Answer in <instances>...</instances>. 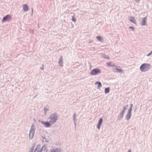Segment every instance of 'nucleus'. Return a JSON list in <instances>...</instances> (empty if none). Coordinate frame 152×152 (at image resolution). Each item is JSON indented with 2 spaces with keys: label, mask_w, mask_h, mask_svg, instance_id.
I'll return each mask as SVG.
<instances>
[{
  "label": "nucleus",
  "mask_w": 152,
  "mask_h": 152,
  "mask_svg": "<svg viewBox=\"0 0 152 152\" xmlns=\"http://www.w3.org/2000/svg\"><path fill=\"white\" fill-rule=\"evenodd\" d=\"M58 118V116L57 113H53L51 114L48 117V119L49 120V122L42 121L41 122V123L45 127H49L56 122Z\"/></svg>",
  "instance_id": "nucleus-1"
},
{
  "label": "nucleus",
  "mask_w": 152,
  "mask_h": 152,
  "mask_svg": "<svg viewBox=\"0 0 152 152\" xmlns=\"http://www.w3.org/2000/svg\"><path fill=\"white\" fill-rule=\"evenodd\" d=\"M151 68V65L148 63H144L140 66V69L141 72H145Z\"/></svg>",
  "instance_id": "nucleus-2"
},
{
  "label": "nucleus",
  "mask_w": 152,
  "mask_h": 152,
  "mask_svg": "<svg viewBox=\"0 0 152 152\" xmlns=\"http://www.w3.org/2000/svg\"><path fill=\"white\" fill-rule=\"evenodd\" d=\"M35 128L33 125H31L29 133V138L31 140L33 138Z\"/></svg>",
  "instance_id": "nucleus-3"
},
{
  "label": "nucleus",
  "mask_w": 152,
  "mask_h": 152,
  "mask_svg": "<svg viewBox=\"0 0 152 152\" xmlns=\"http://www.w3.org/2000/svg\"><path fill=\"white\" fill-rule=\"evenodd\" d=\"M147 17L145 16L140 18V24L141 26H145L147 25Z\"/></svg>",
  "instance_id": "nucleus-4"
},
{
  "label": "nucleus",
  "mask_w": 152,
  "mask_h": 152,
  "mask_svg": "<svg viewBox=\"0 0 152 152\" xmlns=\"http://www.w3.org/2000/svg\"><path fill=\"white\" fill-rule=\"evenodd\" d=\"M101 72L100 69L98 68H96L92 70L90 72L91 75H95L100 74Z\"/></svg>",
  "instance_id": "nucleus-5"
},
{
  "label": "nucleus",
  "mask_w": 152,
  "mask_h": 152,
  "mask_svg": "<svg viewBox=\"0 0 152 152\" xmlns=\"http://www.w3.org/2000/svg\"><path fill=\"white\" fill-rule=\"evenodd\" d=\"M103 119L102 118H100L99 119L96 125V127L99 130L100 129L103 123Z\"/></svg>",
  "instance_id": "nucleus-6"
},
{
  "label": "nucleus",
  "mask_w": 152,
  "mask_h": 152,
  "mask_svg": "<svg viewBox=\"0 0 152 152\" xmlns=\"http://www.w3.org/2000/svg\"><path fill=\"white\" fill-rule=\"evenodd\" d=\"M132 116V111L128 110L125 116V118L127 121H128L130 119Z\"/></svg>",
  "instance_id": "nucleus-7"
},
{
  "label": "nucleus",
  "mask_w": 152,
  "mask_h": 152,
  "mask_svg": "<svg viewBox=\"0 0 152 152\" xmlns=\"http://www.w3.org/2000/svg\"><path fill=\"white\" fill-rule=\"evenodd\" d=\"M11 19V15H7L3 18L2 22H4L10 20Z\"/></svg>",
  "instance_id": "nucleus-8"
},
{
  "label": "nucleus",
  "mask_w": 152,
  "mask_h": 152,
  "mask_svg": "<svg viewBox=\"0 0 152 152\" xmlns=\"http://www.w3.org/2000/svg\"><path fill=\"white\" fill-rule=\"evenodd\" d=\"M22 10L23 12H26L28 11L29 10V7L27 4H23L22 5Z\"/></svg>",
  "instance_id": "nucleus-9"
},
{
  "label": "nucleus",
  "mask_w": 152,
  "mask_h": 152,
  "mask_svg": "<svg viewBox=\"0 0 152 152\" xmlns=\"http://www.w3.org/2000/svg\"><path fill=\"white\" fill-rule=\"evenodd\" d=\"M129 20L130 22L136 25H137L136 20L134 17L133 16L130 17L129 18Z\"/></svg>",
  "instance_id": "nucleus-10"
},
{
  "label": "nucleus",
  "mask_w": 152,
  "mask_h": 152,
  "mask_svg": "<svg viewBox=\"0 0 152 152\" xmlns=\"http://www.w3.org/2000/svg\"><path fill=\"white\" fill-rule=\"evenodd\" d=\"M58 64L61 67L63 66V58L62 56H61L59 59Z\"/></svg>",
  "instance_id": "nucleus-11"
},
{
  "label": "nucleus",
  "mask_w": 152,
  "mask_h": 152,
  "mask_svg": "<svg viewBox=\"0 0 152 152\" xmlns=\"http://www.w3.org/2000/svg\"><path fill=\"white\" fill-rule=\"evenodd\" d=\"M60 149L58 148H55L51 149L50 150V152H60Z\"/></svg>",
  "instance_id": "nucleus-12"
},
{
  "label": "nucleus",
  "mask_w": 152,
  "mask_h": 152,
  "mask_svg": "<svg viewBox=\"0 0 152 152\" xmlns=\"http://www.w3.org/2000/svg\"><path fill=\"white\" fill-rule=\"evenodd\" d=\"M112 66L115 67L116 69V72H123V70L121 69H118L117 67L114 64H113Z\"/></svg>",
  "instance_id": "nucleus-13"
},
{
  "label": "nucleus",
  "mask_w": 152,
  "mask_h": 152,
  "mask_svg": "<svg viewBox=\"0 0 152 152\" xmlns=\"http://www.w3.org/2000/svg\"><path fill=\"white\" fill-rule=\"evenodd\" d=\"M95 84L96 85H97V88H99L102 86L101 83L97 81L95 83Z\"/></svg>",
  "instance_id": "nucleus-14"
},
{
  "label": "nucleus",
  "mask_w": 152,
  "mask_h": 152,
  "mask_svg": "<svg viewBox=\"0 0 152 152\" xmlns=\"http://www.w3.org/2000/svg\"><path fill=\"white\" fill-rule=\"evenodd\" d=\"M128 105H126L125 106H124L123 107V109L121 111V112L124 114L125 111H126V110L127 109L128 107Z\"/></svg>",
  "instance_id": "nucleus-15"
},
{
  "label": "nucleus",
  "mask_w": 152,
  "mask_h": 152,
  "mask_svg": "<svg viewBox=\"0 0 152 152\" xmlns=\"http://www.w3.org/2000/svg\"><path fill=\"white\" fill-rule=\"evenodd\" d=\"M110 87H107L104 89V93L105 94H107L109 93L110 91Z\"/></svg>",
  "instance_id": "nucleus-16"
},
{
  "label": "nucleus",
  "mask_w": 152,
  "mask_h": 152,
  "mask_svg": "<svg viewBox=\"0 0 152 152\" xmlns=\"http://www.w3.org/2000/svg\"><path fill=\"white\" fill-rule=\"evenodd\" d=\"M124 113L121 112V113H120V115L118 116V119L121 120V119H122L124 117Z\"/></svg>",
  "instance_id": "nucleus-17"
},
{
  "label": "nucleus",
  "mask_w": 152,
  "mask_h": 152,
  "mask_svg": "<svg viewBox=\"0 0 152 152\" xmlns=\"http://www.w3.org/2000/svg\"><path fill=\"white\" fill-rule=\"evenodd\" d=\"M96 39L99 41H102L103 40L102 37L100 36H97L96 37Z\"/></svg>",
  "instance_id": "nucleus-18"
},
{
  "label": "nucleus",
  "mask_w": 152,
  "mask_h": 152,
  "mask_svg": "<svg viewBox=\"0 0 152 152\" xmlns=\"http://www.w3.org/2000/svg\"><path fill=\"white\" fill-rule=\"evenodd\" d=\"M49 110V108L47 107H45L44 109V112L46 115L47 113V112Z\"/></svg>",
  "instance_id": "nucleus-19"
},
{
  "label": "nucleus",
  "mask_w": 152,
  "mask_h": 152,
  "mask_svg": "<svg viewBox=\"0 0 152 152\" xmlns=\"http://www.w3.org/2000/svg\"><path fill=\"white\" fill-rule=\"evenodd\" d=\"M129 28L132 32H134V31L135 29L134 27L133 26H129Z\"/></svg>",
  "instance_id": "nucleus-20"
},
{
  "label": "nucleus",
  "mask_w": 152,
  "mask_h": 152,
  "mask_svg": "<svg viewBox=\"0 0 152 152\" xmlns=\"http://www.w3.org/2000/svg\"><path fill=\"white\" fill-rule=\"evenodd\" d=\"M130 107L129 108V109H128V110L132 111V107H133V105L132 104H130Z\"/></svg>",
  "instance_id": "nucleus-21"
},
{
  "label": "nucleus",
  "mask_w": 152,
  "mask_h": 152,
  "mask_svg": "<svg viewBox=\"0 0 152 152\" xmlns=\"http://www.w3.org/2000/svg\"><path fill=\"white\" fill-rule=\"evenodd\" d=\"M72 20L74 22H75L76 21V19L74 16H73L72 18Z\"/></svg>",
  "instance_id": "nucleus-22"
},
{
  "label": "nucleus",
  "mask_w": 152,
  "mask_h": 152,
  "mask_svg": "<svg viewBox=\"0 0 152 152\" xmlns=\"http://www.w3.org/2000/svg\"><path fill=\"white\" fill-rule=\"evenodd\" d=\"M134 2L138 4L140 3V0H134Z\"/></svg>",
  "instance_id": "nucleus-23"
},
{
  "label": "nucleus",
  "mask_w": 152,
  "mask_h": 152,
  "mask_svg": "<svg viewBox=\"0 0 152 152\" xmlns=\"http://www.w3.org/2000/svg\"><path fill=\"white\" fill-rule=\"evenodd\" d=\"M152 50L150 52V53H149L147 55V56L148 57L149 56L152 54Z\"/></svg>",
  "instance_id": "nucleus-24"
},
{
  "label": "nucleus",
  "mask_w": 152,
  "mask_h": 152,
  "mask_svg": "<svg viewBox=\"0 0 152 152\" xmlns=\"http://www.w3.org/2000/svg\"><path fill=\"white\" fill-rule=\"evenodd\" d=\"M73 120L75 121V114L73 116Z\"/></svg>",
  "instance_id": "nucleus-25"
},
{
  "label": "nucleus",
  "mask_w": 152,
  "mask_h": 152,
  "mask_svg": "<svg viewBox=\"0 0 152 152\" xmlns=\"http://www.w3.org/2000/svg\"><path fill=\"white\" fill-rule=\"evenodd\" d=\"M107 64L109 66H110V63H107Z\"/></svg>",
  "instance_id": "nucleus-26"
},
{
  "label": "nucleus",
  "mask_w": 152,
  "mask_h": 152,
  "mask_svg": "<svg viewBox=\"0 0 152 152\" xmlns=\"http://www.w3.org/2000/svg\"><path fill=\"white\" fill-rule=\"evenodd\" d=\"M127 152H132V151L130 149Z\"/></svg>",
  "instance_id": "nucleus-27"
},
{
  "label": "nucleus",
  "mask_w": 152,
  "mask_h": 152,
  "mask_svg": "<svg viewBox=\"0 0 152 152\" xmlns=\"http://www.w3.org/2000/svg\"><path fill=\"white\" fill-rule=\"evenodd\" d=\"M33 9H32L31 11V15H32V14L33 13Z\"/></svg>",
  "instance_id": "nucleus-28"
}]
</instances>
